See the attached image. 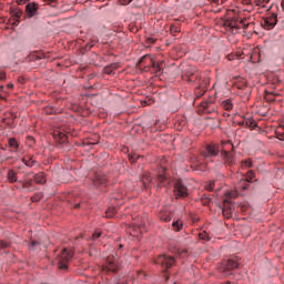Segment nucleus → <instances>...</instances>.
I'll list each match as a JSON object with an SVG mask.
<instances>
[{"instance_id":"nucleus-37","label":"nucleus","mask_w":284,"mask_h":284,"mask_svg":"<svg viewBox=\"0 0 284 284\" xmlns=\"http://www.w3.org/2000/svg\"><path fill=\"white\" fill-rule=\"evenodd\" d=\"M94 42H97V40H92L91 42H89L87 44V50H92V48H94Z\"/></svg>"},{"instance_id":"nucleus-15","label":"nucleus","mask_w":284,"mask_h":284,"mask_svg":"<svg viewBox=\"0 0 284 284\" xmlns=\"http://www.w3.org/2000/svg\"><path fill=\"white\" fill-rule=\"evenodd\" d=\"M239 125L254 130L256 128V121L252 118H244L243 121L239 122Z\"/></svg>"},{"instance_id":"nucleus-25","label":"nucleus","mask_w":284,"mask_h":284,"mask_svg":"<svg viewBox=\"0 0 284 284\" xmlns=\"http://www.w3.org/2000/svg\"><path fill=\"white\" fill-rule=\"evenodd\" d=\"M116 214V209L109 207L105 212L106 219H112Z\"/></svg>"},{"instance_id":"nucleus-21","label":"nucleus","mask_w":284,"mask_h":284,"mask_svg":"<svg viewBox=\"0 0 284 284\" xmlns=\"http://www.w3.org/2000/svg\"><path fill=\"white\" fill-rule=\"evenodd\" d=\"M151 63L154 74H161V67L163 65V62H156L151 59Z\"/></svg>"},{"instance_id":"nucleus-7","label":"nucleus","mask_w":284,"mask_h":284,"mask_svg":"<svg viewBox=\"0 0 284 284\" xmlns=\"http://www.w3.org/2000/svg\"><path fill=\"white\" fill-rule=\"evenodd\" d=\"M201 154L204 159H212L214 156H217L219 144H207Z\"/></svg>"},{"instance_id":"nucleus-9","label":"nucleus","mask_w":284,"mask_h":284,"mask_svg":"<svg viewBox=\"0 0 284 284\" xmlns=\"http://www.w3.org/2000/svg\"><path fill=\"white\" fill-rule=\"evenodd\" d=\"M102 272H112L113 274H116V272H119V264L115 260L109 258L102 266Z\"/></svg>"},{"instance_id":"nucleus-40","label":"nucleus","mask_w":284,"mask_h":284,"mask_svg":"<svg viewBox=\"0 0 284 284\" xmlns=\"http://www.w3.org/2000/svg\"><path fill=\"white\" fill-rule=\"evenodd\" d=\"M133 0H120V3L122 6H129V3H132Z\"/></svg>"},{"instance_id":"nucleus-36","label":"nucleus","mask_w":284,"mask_h":284,"mask_svg":"<svg viewBox=\"0 0 284 284\" xmlns=\"http://www.w3.org/2000/svg\"><path fill=\"white\" fill-rule=\"evenodd\" d=\"M93 241L101 239V232H94L92 235Z\"/></svg>"},{"instance_id":"nucleus-32","label":"nucleus","mask_w":284,"mask_h":284,"mask_svg":"<svg viewBox=\"0 0 284 284\" xmlns=\"http://www.w3.org/2000/svg\"><path fill=\"white\" fill-rule=\"evenodd\" d=\"M216 182L211 181L209 184H206L205 190H207L209 192H212L214 190V185Z\"/></svg>"},{"instance_id":"nucleus-5","label":"nucleus","mask_w":284,"mask_h":284,"mask_svg":"<svg viewBox=\"0 0 284 284\" xmlns=\"http://www.w3.org/2000/svg\"><path fill=\"white\" fill-rule=\"evenodd\" d=\"M174 194L178 196V199H185V196H187V186L183 184L182 180L175 181Z\"/></svg>"},{"instance_id":"nucleus-57","label":"nucleus","mask_w":284,"mask_h":284,"mask_svg":"<svg viewBox=\"0 0 284 284\" xmlns=\"http://www.w3.org/2000/svg\"><path fill=\"white\" fill-rule=\"evenodd\" d=\"M20 83H23V79H19Z\"/></svg>"},{"instance_id":"nucleus-41","label":"nucleus","mask_w":284,"mask_h":284,"mask_svg":"<svg viewBox=\"0 0 284 284\" xmlns=\"http://www.w3.org/2000/svg\"><path fill=\"white\" fill-rule=\"evenodd\" d=\"M240 23L243 26L244 30H247V28H250V23L245 24V20H241Z\"/></svg>"},{"instance_id":"nucleus-58","label":"nucleus","mask_w":284,"mask_h":284,"mask_svg":"<svg viewBox=\"0 0 284 284\" xmlns=\"http://www.w3.org/2000/svg\"><path fill=\"white\" fill-rule=\"evenodd\" d=\"M1 150H2L3 152H6V148H1Z\"/></svg>"},{"instance_id":"nucleus-46","label":"nucleus","mask_w":284,"mask_h":284,"mask_svg":"<svg viewBox=\"0 0 284 284\" xmlns=\"http://www.w3.org/2000/svg\"><path fill=\"white\" fill-rule=\"evenodd\" d=\"M114 284H128V280L121 282V280H116Z\"/></svg>"},{"instance_id":"nucleus-20","label":"nucleus","mask_w":284,"mask_h":284,"mask_svg":"<svg viewBox=\"0 0 284 284\" xmlns=\"http://www.w3.org/2000/svg\"><path fill=\"white\" fill-rule=\"evenodd\" d=\"M141 183L144 190H148V187H150V184L152 183V176L150 174H144L142 176Z\"/></svg>"},{"instance_id":"nucleus-27","label":"nucleus","mask_w":284,"mask_h":284,"mask_svg":"<svg viewBox=\"0 0 284 284\" xmlns=\"http://www.w3.org/2000/svg\"><path fill=\"white\" fill-rule=\"evenodd\" d=\"M181 227H183V223L181 221L173 222L174 232H181Z\"/></svg>"},{"instance_id":"nucleus-10","label":"nucleus","mask_w":284,"mask_h":284,"mask_svg":"<svg viewBox=\"0 0 284 284\" xmlns=\"http://www.w3.org/2000/svg\"><path fill=\"white\" fill-rule=\"evenodd\" d=\"M232 193H226L225 199H224V205L225 207L223 209V216L226 219H232V207H227V205H232Z\"/></svg>"},{"instance_id":"nucleus-23","label":"nucleus","mask_w":284,"mask_h":284,"mask_svg":"<svg viewBox=\"0 0 284 284\" xmlns=\"http://www.w3.org/2000/svg\"><path fill=\"white\" fill-rule=\"evenodd\" d=\"M223 109L226 110V112L232 111V109L234 108V104H232V101L226 100L222 103Z\"/></svg>"},{"instance_id":"nucleus-24","label":"nucleus","mask_w":284,"mask_h":284,"mask_svg":"<svg viewBox=\"0 0 284 284\" xmlns=\"http://www.w3.org/2000/svg\"><path fill=\"white\" fill-rule=\"evenodd\" d=\"M8 181L10 182V183H17V172H14V171H9V173H8Z\"/></svg>"},{"instance_id":"nucleus-31","label":"nucleus","mask_w":284,"mask_h":284,"mask_svg":"<svg viewBox=\"0 0 284 284\" xmlns=\"http://www.w3.org/2000/svg\"><path fill=\"white\" fill-rule=\"evenodd\" d=\"M242 168H252V160L251 159L244 160L242 162Z\"/></svg>"},{"instance_id":"nucleus-33","label":"nucleus","mask_w":284,"mask_h":284,"mask_svg":"<svg viewBox=\"0 0 284 284\" xmlns=\"http://www.w3.org/2000/svg\"><path fill=\"white\" fill-rule=\"evenodd\" d=\"M113 70H116V64H111L105 69L106 74H112Z\"/></svg>"},{"instance_id":"nucleus-19","label":"nucleus","mask_w":284,"mask_h":284,"mask_svg":"<svg viewBox=\"0 0 284 284\" xmlns=\"http://www.w3.org/2000/svg\"><path fill=\"white\" fill-rule=\"evenodd\" d=\"M11 14L12 17H14V19H17V21L14 22L16 26H19V19H21V17H23V10L21 9H12L11 10Z\"/></svg>"},{"instance_id":"nucleus-22","label":"nucleus","mask_w":284,"mask_h":284,"mask_svg":"<svg viewBox=\"0 0 284 284\" xmlns=\"http://www.w3.org/2000/svg\"><path fill=\"white\" fill-rule=\"evenodd\" d=\"M22 163H24L27 168H34V164L37 163V161L32 160V158H23Z\"/></svg>"},{"instance_id":"nucleus-6","label":"nucleus","mask_w":284,"mask_h":284,"mask_svg":"<svg viewBox=\"0 0 284 284\" xmlns=\"http://www.w3.org/2000/svg\"><path fill=\"white\" fill-rule=\"evenodd\" d=\"M156 265H161V267H163L164 270H170V267H172V265H174L175 260L172 256H168V255H160L156 258Z\"/></svg>"},{"instance_id":"nucleus-59","label":"nucleus","mask_w":284,"mask_h":284,"mask_svg":"<svg viewBox=\"0 0 284 284\" xmlns=\"http://www.w3.org/2000/svg\"><path fill=\"white\" fill-rule=\"evenodd\" d=\"M131 159H133V161H135V160H136V158H134V156H131Z\"/></svg>"},{"instance_id":"nucleus-60","label":"nucleus","mask_w":284,"mask_h":284,"mask_svg":"<svg viewBox=\"0 0 284 284\" xmlns=\"http://www.w3.org/2000/svg\"><path fill=\"white\" fill-rule=\"evenodd\" d=\"M0 99H4V98L0 95Z\"/></svg>"},{"instance_id":"nucleus-3","label":"nucleus","mask_w":284,"mask_h":284,"mask_svg":"<svg viewBox=\"0 0 284 284\" xmlns=\"http://www.w3.org/2000/svg\"><path fill=\"white\" fill-rule=\"evenodd\" d=\"M239 268V264L234 260H224L222 262V265L220 266L221 272L225 274L226 276H230L232 274L233 270Z\"/></svg>"},{"instance_id":"nucleus-28","label":"nucleus","mask_w":284,"mask_h":284,"mask_svg":"<svg viewBox=\"0 0 284 284\" xmlns=\"http://www.w3.org/2000/svg\"><path fill=\"white\" fill-rule=\"evenodd\" d=\"M170 32H171V34H176V33L181 32V28L176 24H171Z\"/></svg>"},{"instance_id":"nucleus-4","label":"nucleus","mask_w":284,"mask_h":284,"mask_svg":"<svg viewBox=\"0 0 284 284\" xmlns=\"http://www.w3.org/2000/svg\"><path fill=\"white\" fill-rule=\"evenodd\" d=\"M276 23H278V16H276V13H271L262 20L264 30H274Z\"/></svg>"},{"instance_id":"nucleus-26","label":"nucleus","mask_w":284,"mask_h":284,"mask_svg":"<svg viewBox=\"0 0 284 284\" xmlns=\"http://www.w3.org/2000/svg\"><path fill=\"white\" fill-rule=\"evenodd\" d=\"M34 181L38 184L43 185V183H45V178H43V175H41V174H37V175H34Z\"/></svg>"},{"instance_id":"nucleus-18","label":"nucleus","mask_w":284,"mask_h":284,"mask_svg":"<svg viewBox=\"0 0 284 284\" xmlns=\"http://www.w3.org/2000/svg\"><path fill=\"white\" fill-rule=\"evenodd\" d=\"M160 219L164 222V223H170V221H172V212L170 211H162L159 214Z\"/></svg>"},{"instance_id":"nucleus-8","label":"nucleus","mask_w":284,"mask_h":284,"mask_svg":"<svg viewBox=\"0 0 284 284\" xmlns=\"http://www.w3.org/2000/svg\"><path fill=\"white\" fill-rule=\"evenodd\" d=\"M26 16L24 19H32V17H37L39 14V3L29 2L24 9Z\"/></svg>"},{"instance_id":"nucleus-45","label":"nucleus","mask_w":284,"mask_h":284,"mask_svg":"<svg viewBox=\"0 0 284 284\" xmlns=\"http://www.w3.org/2000/svg\"><path fill=\"white\" fill-rule=\"evenodd\" d=\"M60 139L62 140V143H65V141H68V138L63 133H60Z\"/></svg>"},{"instance_id":"nucleus-54","label":"nucleus","mask_w":284,"mask_h":284,"mask_svg":"<svg viewBox=\"0 0 284 284\" xmlns=\"http://www.w3.org/2000/svg\"><path fill=\"white\" fill-rule=\"evenodd\" d=\"M199 164H191V168H197Z\"/></svg>"},{"instance_id":"nucleus-2","label":"nucleus","mask_w":284,"mask_h":284,"mask_svg":"<svg viewBox=\"0 0 284 284\" xmlns=\"http://www.w3.org/2000/svg\"><path fill=\"white\" fill-rule=\"evenodd\" d=\"M182 79L184 81H187V83H195L199 85V88H202L201 84V72H199L196 69H191L185 72V74L182 75Z\"/></svg>"},{"instance_id":"nucleus-16","label":"nucleus","mask_w":284,"mask_h":284,"mask_svg":"<svg viewBox=\"0 0 284 284\" xmlns=\"http://www.w3.org/2000/svg\"><path fill=\"white\" fill-rule=\"evenodd\" d=\"M8 145L10 148V152H19V141H17V138H9L8 139Z\"/></svg>"},{"instance_id":"nucleus-17","label":"nucleus","mask_w":284,"mask_h":284,"mask_svg":"<svg viewBox=\"0 0 284 284\" xmlns=\"http://www.w3.org/2000/svg\"><path fill=\"white\" fill-rule=\"evenodd\" d=\"M224 26L226 28H231V30H239L241 27H239V20L236 18H233L231 20H226Z\"/></svg>"},{"instance_id":"nucleus-30","label":"nucleus","mask_w":284,"mask_h":284,"mask_svg":"<svg viewBox=\"0 0 284 284\" xmlns=\"http://www.w3.org/2000/svg\"><path fill=\"white\" fill-rule=\"evenodd\" d=\"M201 105H202L204 112H212V111H210V105H212L211 103L202 102Z\"/></svg>"},{"instance_id":"nucleus-44","label":"nucleus","mask_w":284,"mask_h":284,"mask_svg":"<svg viewBox=\"0 0 284 284\" xmlns=\"http://www.w3.org/2000/svg\"><path fill=\"white\" fill-rule=\"evenodd\" d=\"M33 59L41 60L43 59V55H41V53H36L33 54Z\"/></svg>"},{"instance_id":"nucleus-11","label":"nucleus","mask_w":284,"mask_h":284,"mask_svg":"<svg viewBox=\"0 0 284 284\" xmlns=\"http://www.w3.org/2000/svg\"><path fill=\"white\" fill-rule=\"evenodd\" d=\"M222 158L225 165H229V168H234V165H236V161L234 160V153H232L231 151L223 150Z\"/></svg>"},{"instance_id":"nucleus-52","label":"nucleus","mask_w":284,"mask_h":284,"mask_svg":"<svg viewBox=\"0 0 284 284\" xmlns=\"http://www.w3.org/2000/svg\"><path fill=\"white\" fill-rule=\"evenodd\" d=\"M74 207H75V209H79V207H81V204H80V203H77V204H74Z\"/></svg>"},{"instance_id":"nucleus-48","label":"nucleus","mask_w":284,"mask_h":284,"mask_svg":"<svg viewBox=\"0 0 284 284\" xmlns=\"http://www.w3.org/2000/svg\"><path fill=\"white\" fill-rule=\"evenodd\" d=\"M44 3H57V0H44Z\"/></svg>"},{"instance_id":"nucleus-55","label":"nucleus","mask_w":284,"mask_h":284,"mask_svg":"<svg viewBox=\"0 0 284 284\" xmlns=\"http://www.w3.org/2000/svg\"><path fill=\"white\" fill-rule=\"evenodd\" d=\"M148 58H150V55H144V57L142 58V61H143V59H148Z\"/></svg>"},{"instance_id":"nucleus-39","label":"nucleus","mask_w":284,"mask_h":284,"mask_svg":"<svg viewBox=\"0 0 284 284\" xmlns=\"http://www.w3.org/2000/svg\"><path fill=\"white\" fill-rule=\"evenodd\" d=\"M212 3H216V6H219L220 1H221V4L223 3H227V0H211Z\"/></svg>"},{"instance_id":"nucleus-12","label":"nucleus","mask_w":284,"mask_h":284,"mask_svg":"<svg viewBox=\"0 0 284 284\" xmlns=\"http://www.w3.org/2000/svg\"><path fill=\"white\" fill-rule=\"evenodd\" d=\"M92 183L93 187H100V185H105V183H108V178L103 173L97 172L94 174Z\"/></svg>"},{"instance_id":"nucleus-1","label":"nucleus","mask_w":284,"mask_h":284,"mask_svg":"<svg viewBox=\"0 0 284 284\" xmlns=\"http://www.w3.org/2000/svg\"><path fill=\"white\" fill-rule=\"evenodd\" d=\"M72 256L74 253L70 248H63L61 254L58 255V268L62 270L63 272L68 271V264L72 261Z\"/></svg>"},{"instance_id":"nucleus-43","label":"nucleus","mask_w":284,"mask_h":284,"mask_svg":"<svg viewBox=\"0 0 284 284\" xmlns=\"http://www.w3.org/2000/svg\"><path fill=\"white\" fill-rule=\"evenodd\" d=\"M30 0H17L18 6H23L24 3H28Z\"/></svg>"},{"instance_id":"nucleus-47","label":"nucleus","mask_w":284,"mask_h":284,"mask_svg":"<svg viewBox=\"0 0 284 284\" xmlns=\"http://www.w3.org/2000/svg\"><path fill=\"white\" fill-rule=\"evenodd\" d=\"M0 81H6V73H0Z\"/></svg>"},{"instance_id":"nucleus-38","label":"nucleus","mask_w":284,"mask_h":284,"mask_svg":"<svg viewBox=\"0 0 284 284\" xmlns=\"http://www.w3.org/2000/svg\"><path fill=\"white\" fill-rule=\"evenodd\" d=\"M38 245H39V242H37V241H31L29 247H30V250H34V247H37Z\"/></svg>"},{"instance_id":"nucleus-56","label":"nucleus","mask_w":284,"mask_h":284,"mask_svg":"<svg viewBox=\"0 0 284 284\" xmlns=\"http://www.w3.org/2000/svg\"><path fill=\"white\" fill-rule=\"evenodd\" d=\"M225 145H232V143H230V142H226V143H225Z\"/></svg>"},{"instance_id":"nucleus-35","label":"nucleus","mask_w":284,"mask_h":284,"mask_svg":"<svg viewBox=\"0 0 284 284\" xmlns=\"http://www.w3.org/2000/svg\"><path fill=\"white\" fill-rule=\"evenodd\" d=\"M9 245H10V243L3 242V240L0 241V247H1V250H6V247H8Z\"/></svg>"},{"instance_id":"nucleus-14","label":"nucleus","mask_w":284,"mask_h":284,"mask_svg":"<svg viewBox=\"0 0 284 284\" xmlns=\"http://www.w3.org/2000/svg\"><path fill=\"white\" fill-rule=\"evenodd\" d=\"M155 182H156L155 184L156 190H161L162 187H168V176L163 174L158 175Z\"/></svg>"},{"instance_id":"nucleus-49","label":"nucleus","mask_w":284,"mask_h":284,"mask_svg":"<svg viewBox=\"0 0 284 284\" xmlns=\"http://www.w3.org/2000/svg\"><path fill=\"white\" fill-rule=\"evenodd\" d=\"M7 88H8L9 90H12V88H14V84L9 83V84L7 85Z\"/></svg>"},{"instance_id":"nucleus-53","label":"nucleus","mask_w":284,"mask_h":284,"mask_svg":"<svg viewBox=\"0 0 284 284\" xmlns=\"http://www.w3.org/2000/svg\"><path fill=\"white\" fill-rule=\"evenodd\" d=\"M281 7H282V9L284 11V0L281 2Z\"/></svg>"},{"instance_id":"nucleus-13","label":"nucleus","mask_w":284,"mask_h":284,"mask_svg":"<svg viewBox=\"0 0 284 284\" xmlns=\"http://www.w3.org/2000/svg\"><path fill=\"white\" fill-rule=\"evenodd\" d=\"M254 176H255L254 171L246 172L245 180L240 182V186L242 187V190H250V183L254 181Z\"/></svg>"},{"instance_id":"nucleus-42","label":"nucleus","mask_w":284,"mask_h":284,"mask_svg":"<svg viewBox=\"0 0 284 284\" xmlns=\"http://www.w3.org/2000/svg\"><path fill=\"white\" fill-rule=\"evenodd\" d=\"M146 43H149V44H154V43H156V39H154V38H148V39H146Z\"/></svg>"},{"instance_id":"nucleus-34","label":"nucleus","mask_w":284,"mask_h":284,"mask_svg":"<svg viewBox=\"0 0 284 284\" xmlns=\"http://www.w3.org/2000/svg\"><path fill=\"white\" fill-rule=\"evenodd\" d=\"M265 100H266V101H270V102L275 101L274 94L267 93V94L265 95Z\"/></svg>"},{"instance_id":"nucleus-51","label":"nucleus","mask_w":284,"mask_h":284,"mask_svg":"<svg viewBox=\"0 0 284 284\" xmlns=\"http://www.w3.org/2000/svg\"><path fill=\"white\" fill-rule=\"evenodd\" d=\"M29 185H30V182H27L23 184V187H29Z\"/></svg>"},{"instance_id":"nucleus-50","label":"nucleus","mask_w":284,"mask_h":284,"mask_svg":"<svg viewBox=\"0 0 284 284\" xmlns=\"http://www.w3.org/2000/svg\"><path fill=\"white\" fill-rule=\"evenodd\" d=\"M229 61H232L234 59V55H227Z\"/></svg>"},{"instance_id":"nucleus-29","label":"nucleus","mask_w":284,"mask_h":284,"mask_svg":"<svg viewBox=\"0 0 284 284\" xmlns=\"http://www.w3.org/2000/svg\"><path fill=\"white\" fill-rule=\"evenodd\" d=\"M199 236H200L201 241H210V234L205 231L201 232L199 234Z\"/></svg>"}]
</instances>
